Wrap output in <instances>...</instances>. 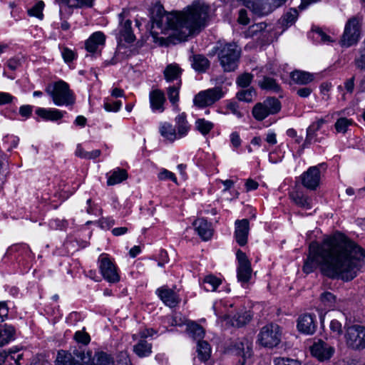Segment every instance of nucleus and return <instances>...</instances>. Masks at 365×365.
<instances>
[{
	"instance_id": "nucleus-30",
	"label": "nucleus",
	"mask_w": 365,
	"mask_h": 365,
	"mask_svg": "<svg viewBox=\"0 0 365 365\" xmlns=\"http://www.w3.org/2000/svg\"><path fill=\"white\" fill-rule=\"evenodd\" d=\"M291 78L292 80L297 83L301 85H305L310 82H312L314 79L313 74L302 71H294L291 73Z\"/></svg>"
},
{
	"instance_id": "nucleus-8",
	"label": "nucleus",
	"mask_w": 365,
	"mask_h": 365,
	"mask_svg": "<svg viewBox=\"0 0 365 365\" xmlns=\"http://www.w3.org/2000/svg\"><path fill=\"white\" fill-rule=\"evenodd\" d=\"M345 339L347 346L354 350L365 348V327L361 325H352L346 328Z\"/></svg>"
},
{
	"instance_id": "nucleus-64",
	"label": "nucleus",
	"mask_w": 365,
	"mask_h": 365,
	"mask_svg": "<svg viewBox=\"0 0 365 365\" xmlns=\"http://www.w3.org/2000/svg\"><path fill=\"white\" fill-rule=\"evenodd\" d=\"M156 334V331L153 329H145L139 332L140 339H145L148 336H152Z\"/></svg>"
},
{
	"instance_id": "nucleus-36",
	"label": "nucleus",
	"mask_w": 365,
	"mask_h": 365,
	"mask_svg": "<svg viewBox=\"0 0 365 365\" xmlns=\"http://www.w3.org/2000/svg\"><path fill=\"white\" fill-rule=\"evenodd\" d=\"M257 96V93L255 88L250 87L247 89H242L236 94V98L240 101L246 103L252 102Z\"/></svg>"
},
{
	"instance_id": "nucleus-3",
	"label": "nucleus",
	"mask_w": 365,
	"mask_h": 365,
	"mask_svg": "<svg viewBox=\"0 0 365 365\" xmlns=\"http://www.w3.org/2000/svg\"><path fill=\"white\" fill-rule=\"evenodd\" d=\"M241 49L235 43L221 45L218 48L217 56L224 71H234L238 66Z\"/></svg>"
},
{
	"instance_id": "nucleus-60",
	"label": "nucleus",
	"mask_w": 365,
	"mask_h": 365,
	"mask_svg": "<svg viewBox=\"0 0 365 365\" xmlns=\"http://www.w3.org/2000/svg\"><path fill=\"white\" fill-rule=\"evenodd\" d=\"M62 56L64 61L68 63L75 58V53L72 50L68 48H64L62 51Z\"/></svg>"
},
{
	"instance_id": "nucleus-29",
	"label": "nucleus",
	"mask_w": 365,
	"mask_h": 365,
	"mask_svg": "<svg viewBox=\"0 0 365 365\" xmlns=\"http://www.w3.org/2000/svg\"><path fill=\"white\" fill-rule=\"evenodd\" d=\"M192 58V66L196 71L203 73L210 67V61L205 56L197 54Z\"/></svg>"
},
{
	"instance_id": "nucleus-39",
	"label": "nucleus",
	"mask_w": 365,
	"mask_h": 365,
	"mask_svg": "<svg viewBox=\"0 0 365 365\" xmlns=\"http://www.w3.org/2000/svg\"><path fill=\"white\" fill-rule=\"evenodd\" d=\"M252 319L250 314L247 312H243L235 314L231 320L233 326L241 327L248 323Z\"/></svg>"
},
{
	"instance_id": "nucleus-7",
	"label": "nucleus",
	"mask_w": 365,
	"mask_h": 365,
	"mask_svg": "<svg viewBox=\"0 0 365 365\" xmlns=\"http://www.w3.org/2000/svg\"><path fill=\"white\" fill-rule=\"evenodd\" d=\"M282 331L279 325L276 324H269L264 326L258 334V341L259 343L269 348L277 346L281 341Z\"/></svg>"
},
{
	"instance_id": "nucleus-62",
	"label": "nucleus",
	"mask_w": 365,
	"mask_h": 365,
	"mask_svg": "<svg viewBox=\"0 0 365 365\" xmlns=\"http://www.w3.org/2000/svg\"><path fill=\"white\" fill-rule=\"evenodd\" d=\"M9 313V309L6 302H0V322H3L6 318H7Z\"/></svg>"
},
{
	"instance_id": "nucleus-49",
	"label": "nucleus",
	"mask_w": 365,
	"mask_h": 365,
	"mask_svg": "<svg viewBox=\"0 0 365 365\" xmlns=\"http://www.w3.org/2000/svg\"><path fill=\"white\" fill-rule=\"evenodd\" d=\"M44 6V3L42 1L37 2L28 12L30 16H36L41 19L43 17L42 11Z\"/></svg>"
},
{
	"instance_id": "nucleus-46",
	"label": "nucleus",
	"mask_w": 365,
	"mask_h": 365,
	"mask_svg": "<svg viewBox=\"0 0 365 365\" xmlns=\"http://www.w3.org/2000/svg\"><path fill=\"white\" fill-rule=\"evenodd\" d=\"M354 64L358 69L365 71V41L363 47L359 50V55L354 58Z\"/></svg>"
},
{
	"instance_id": "nucleus-15",
	"label": "nucleus",
	"mask_w": 365,
	"mask_h": 365,
	"mask_svg": "<svg viewBox=\"0 0 365 365\" xmlns=\"http://www.w3.org/2000/svg\"><path fill=\"white\" fill-rule=\"evenodd\" d=\"M320 166L322 165L312 166L302 174V183L306 188L314 190L319 186L321 178Z\"/></svg>"
},
{
	"instance_id": "nucleus-22",
	"label": "nucleus",
	"mask_w": 365,
	"mask_h": 365,
	"mask_svg": "<svg viewBox=\"0 0 365 365\" xmlns=\"http://www.w3.org/2000/svg\"><path fill=\"white\" fill-rule=\"evenodd\" d=\"M165 101V97L161 91L157 89L150 93V103L153 110L163 112L164 110L163 104Z\"/></svg>"
},
{
	"instance_id": "nucleus-28",
	"label": "nucleus",
	"mask_w": 365,
	"mask_h": 365,
	"mask_svg": "<svg viewBox=\"0 0 365 365\" xmlns=\"http://www.w3.org/2000/svg\"><path fill=\"white\" fill-rule=\"evenodd\" d=\"M159 131L160 135L167 140L173 142L178 138L176 130L172 124L165 122L160 124Z\"/></svg>"
},
{
	"instance_id": "nucleus-27",
	"label": "nucleus",
	"mask_w": 365,
	"mask_h": 365,
	"mask_svg": "<svg viewBox=\"0 0 365 365\" xmlns=\"http://www.w3.org/2000/svg\"><path fill=\"white\" fill-rule=\"evenodd\" d=\"M133 351L140 358L147 357L152 353V344L148 343L145 339H140L138 342L133 346Z\"/></svg>"
},
{
	"instance_id": "nucleus-54",
	"label": "nucleus",
	"mask_w": 365,
	"mask_h": 365,
	"mask_svg": "<svg viewBox=\"0 0 365 365\" xmlns=\"http://www.w3.org/2000/svg\"><path fill=\"white\" fill-rule=\"evenodd\" d=\"M227 108L230 110L232 113L235 115L238 118H241L242 116V113L239 110V105L235 101H229L226 106Z\"/></svg>"
},
{
	"instance_id": "nucleus-9",
	"label": "nucleus",
	"mask_w": 365,
	"mask_h": 365,
	"mask_svg": "<svg viewBox=\"0 0 365 365\" xmlns=\"http://www.w3.org/2000/svg\"><path fill=\"white\" fill-rule=\"evenodd\" d=\"M359 21L357 18L350 19L345 26L344 34L341 39L343 46L349 47L356 43L359 38Z\"/></svg>"
},
{
	"instance_id": "nucleus-5",
	"label": "nucleus",
	"mask_w": 365,
	"mask_h": 365,
	"mask_svg": "<svg viewBox=\"0 0 365 365\" xmlns=\"http://www.w3.org/2000/svg\"><path fill=\"white\" fill-rule=\"evenodd\" d=\"M282 106L280 101L274 97L267 98L263 102L257 103L252 110L255 120L262 121L269 115L279 113Z\"/></svg>"
},
{
	"instance_id": "nucleus-31",
	"label": "nucleus",
	"mask_w": 365,
	"mask_h": 365,
	"mask_svg": "<svg viewBox=\"0 0 365 365\" xmlns=\"http://www.w3.org/2000/svg\"><path fill=\"white\" fill-rule=\"evenodd\" d=\"M197 358L201 361H207L211 356V347L206 341L199 340L197 344Z\"/></svg>"
},
{
	"instance_id": "nucleus-45",
	"label": "nucleus",
	"mask_w": 365,
	"mask_h": 365,
	"mask_svg": "<svg viewBox=\"0 0 365 365\" xmlns=\"http://www.w3.org/2000/svg\"><path fill=\"white\" fill-rule=\"evenodd\" d=\"M253 79V75L250 73H244L240 75L236 79V83L241 88L250 86Z\"/></svg>"
},
{
	"instance_id": "nucleus-63",
	"label": "nucleus",
	"mask_w": 365,
	"mask_h": 365,
	"mask_svg": "<svg viewBox=\"0 0 365 365\" xmlns=\"http://www.w3.org/2000/svg\"><path fill=\"white\" fill-rule=\"evenodd\" d=\"M312 89L309 87H303L297 90V94L301 98H307L312 93Z\"/></svg>"
},
{
	"instance_id": "nucleus-48",
	"label": "nucleus",
	"mask_w": 365,
	"mask_h": 365,
	"mask_svg": "<svg viewBox=\"0 0 365 365\" xmlns=\"http://www.w3.org/2000/svg\"><path fill=\"white\" fill-rule=\"evenodd\" d=\"M352 121L346 118H341L337 120V121L335 123V128L337 130V132L339 133H345L347 130V128L349 125H351Z\"/></svg>"
},
{
	"instance_id": "nucleus-37",
	"label": "nucleus",
	"mask_w": 365,
	"mask_h": 365,
	"mask_svg": "<svg viewBox=\"0 0 365 365\" xmlns=\"http://www.w3.org/2000/svg\"><path fill=\"white\" fill-rule=\"evenodd\" d=\"M195 127L202 135H206L213 129L214 123L205 118H198L195 120Z\"/></svg>"
},
{
	"instance_id": "nucleus-57",
	"label": "nucleus",
	"mask_w": 365,
	"mask_h": 365,
	"mask_svg": "<svg viewBox=\"0 0 365 365\" xmlns=\"http://www.w3.org/2000/svg\"><path fill=\"white\" fill-rule=\"evenodd\" d=\"M237 21L239 22V24L242 25H247L250 23V19L247 16V12L246 9H241L239 11V16Z\"/></svg>"
},
{
	"instance_id": "nucleus-35",
	"label": "nucleus",
	"mask_w": 365,
	"mask_h": 365,
	"mask_svg": "<svg viewBox=\"0 0 365 365\" xmlns=\"http://www.w3.org/2000/svg\"><path fill=\"white\" fill-rule=\"evenodd\" d=\"M181 68L177 64H169L164 71V76L167 81L170 82L180 77Z\"/></svg>"
},
{
	"instance_id": "nucleus-20",
	"label": "nucleus",
	"mask_w": 365,
	"mask_h": 365,
	"mask_svg": "<svg viewBox=\"0 0 365 365\" xmlns=\"http://www.w3.org/2000/svg\"><path fill=\"white\" fill-rule=\"evenodd\" d=\"M289 197L291 200L299 207L309 210L312 208V199L304 192L296 187L294 190L290 192Z\"/></svg>"
},
{
	"instance_id": "nucleus-17",
	"label": "nucleus",
	"mask_w": 365,
	"mask_h": 365,
	"mask_svg": "<svg viewBox=\"0 0 365 365\" xmlns=\"http://www.w3.org/2000/svg\"><path fill=\"white\" fill-rule=\"evenodd\" d=\"M119 17V34L120 37L128 43H133L135 40V36L131 27V21L125 19V12L123 11L118 15Z\"/></svg>"
},
{
	"instance_id": "nucleus-47",
	"label": "nucleus",
	"mask_w": 365,
	"mask_h": 365,
	"mask_svg": "<svg viewBox=\"0 0 365 365\" xmlns=\"http://www.w3.org/2000/svg\"><path fill=\"white\" fill-rule=\"evenodd\" d=\"M320 300L324 306L331 307L334 305L336 297L332 293L329 292H324L321 294Z\"/></svg>"
},
{
	"instance_id": "nucleus-61",
	"label": "nucleus",
	"mask_w": 365,
	"mask_h": 365,
	"mask_svg": "<svg viewBox=\"0 0 365 365\" xmlns=\"http://www.w3.org/2000/svg\"><path fill=\"white\" fill-rule=\"evenodd\" d=\"M6 64L10 70L15 71L21 66V63L19 58H12L7 61Z\"/></svg>"
},
{
	"instance_id": "nucleus-53",
	"label": "nucleus",
	"mask_w": 365,
	"mask_h": 365,
	"mask_svg": "<svg viewBox=\"0 0 365 365\" xmlns=\"http://www.w3.org/2000/svg\"><path fill=\"white\" fill-rule=\"evenodd\" d=\"M75 339L83 344H88L90 342L91 338L88 334L81 331H76L74 336Z\"/></svg>"
},
{
	"instance_id": "nucleus-44",
	"label": "nucleus",
	"mask_w": 365,
	"mask_h": 365,
	"mask_svg": "<svg viewBox=\"0 0 365 365\" xmlns=\"http://www.w3.org/2000/svg\"><path fill=\"white\" fill-rule=\"evenodd\" d=\"M93 365H114V361L110 355L101 351L96 354V362Z\"/></svg>"
},
{
	"instance_id": "nucleus-42",
	"label": "nucleus",
	"mask_w": 365,
	"mask_h": 365,
	"mask_svg": "<svg viewBox=\"0 0 365 365\" xmlns=\"http://www.w3.org/2000/svg\"><path fill=\"white\" fill-rule=\"evenodd\" d=\"M100 150H94L91 152H86L83 150V148L81 146V145H78L76 150V155L85 159H95L98 158L101 155Z\"/></svg>"
},
{
	"instance_id": "nucleus-38",
	"label": "nucleus",
	"mask_w": 365,
	"mask_h": 365,
	"mask_svg": "<svg viewBox=\"0 0 365 365\" xmlns=\"http://www.w3.org/2000/svg\"><path fill=\"white\" fill-rule=\"evenodd\" d=\"M326 123L324 118H320L317 122L311 124L307 130V138L304 144H310L312 139L314 137L315 133L319 130L322 125Z\"/></svg>"
},
{
	"instance_id": "nucleus-55",
	"label": "nucleus",
	"mask_w": 365,
	"mask_h": 365,
	"mask_svg": "<svg viewBox=\"0 0 365 365\" xmlns=\"http://www.w3.org/2000/svg\"><path fill=\"white\" fill-rule=\"evenodd\" d=\"M330 329L336 336H340L342 334L341 324L336 319L331 321Z\"/></svg>"
},
{
	"instance_id": "nucleus-13",
	"label": "nucleus",
	"mask_w": 365,
	"mask_h": 365,
	"mask_svg": "<svg viewBox=\"0 0 365 365\" xmlns=\"http://www.w3.org/2000/svg\"><path fill=\"white\" fill-rule=\"evenodd\" d=\"M98 262L101 272L106 280L110 283L118 282L120 280L115 264L105 255L100 256Z\"/></svg>"
},
{
	"instance_id": "nucleus-21",
	"label": "nucleus",
	"mask_w": 365,
	"mask_h": 365,
	"mask_svg": "<svg viewBox=\"0 0 365 365\" xmlns=\"http://www.w3.org/2000/svg\"><path fill=\"white\" fill-rule=\"evenodd\" d=\"M193 226L199 236L205 241L210 240L212 235L213 230L211 225L204 218H199L194 221Z\"/></svg>"
},
{
	"instance_id": "nucleus-12",
	"label": "nucleus",
	"mask_w": 365,
	"mask_h": 365,
	"mask_svg": "<svg viewBox=\"0 0 365 365\" xmlns=\"http://www.w3.org/2000/svg\"><path fill=\"white\" fill-rule=\"evenodd\" d=\"M231 350L242 358L237 365H245V360L252 355V341L246 337L238 339L231 345Z\"/></svg>"
},
{
	"instance_id": "nucleus-58",
	"label": "nucleus",
	"mask_w": 365,
	"mask_h": 365,
	"mask_svg": "<svg viewBox=\"0 0 365 365\" xmlns=\"http://www.w3.org/2000/svg\"><path fill=\"white\" fill-rule=\"evenodd\" d=\"M14 97L9 93L0 92V106L11 103Z\"/></svg>"
},
{
	"instance_id": "nucleus-19",
	"label": "nucleus",
	"mask_w": 365,
	"mask_h": 365,
	"mask_svg": "<svg viewBox=\"0 0 365 365\" xmlns=\"http://www.w3.org/2000/svg\"><path fill=\"white\" fill-rule=\"evenodd\" d=\"M156 293L165 304L170 307H175L180 302L178 294L166 286L158 288Z\"/></svg>"
},
{
	"instance_id": "nucleus-26",
	"label": "nucleus",
	"mask_w": 365,
	"mask_h": 365,
	"mask_svg": "<svg viewBox=\"0 0 365 365\" xmlns=\"http://www.w3.org/2000/svg\"><path fill=\"white\" fill-rule=\"evenodd\" d=\"M65 112L57 109H46L38 108L36 110V114L46 120H57L63 116Z\"/></svg>"
},
{
	"instance_id": "nucleus-14",
	"label": "nucleus",
	"mask_w": 365,
	"mask_h": 365,
	"mask_svg": "<svg viewBox=\"0 0 365 365\" xmlns=\"http://www.w3.org/2000/svg\"><path fill=\"white\" fill-rule=\"evenodd\" d=\"M85 358L84 352L76 350L73 354L64 350L58 351L55 361L56 365H83Z\"/></svg>"
},
{
	"instance_id": "nucleus-34",
	"label": "nucleus",
	"mask_w": 365,
	"mask_h": 365,
	"mask_svg": "<svg viewBox=\"0 0 365 365\" xmlns=\"http://www.w3.org/2000/svg\"><path fill=\"white\" fill-rule=\"evenodd\" d=\"M128 178V173L125 170L118 168L113 170L108 178V185H114L120 183Z\"/></svg>"
},
{
	"instance_id": "nucleus-43",
	"label": "nucleus",
	"mask_w": 365,
	"mask_h": 365,
	"mask_svg": "<svg viewBox=\"0 0 365 365\" xmlns=\"http://www.w3.org/2000/svg\"><path fill=\"white\" fill-rule=\"evenodd\" d=\"M267 27V24L260 22L250 26L245 32L246 37L252 38L257 36L260 32L264 31Z\"/></svg>"
},
{
	"instance_id": "nucleus-11",
	"label": "nucleus",
	"mask_w": 365,
	"mask_h": 365,
	"mask_svg": "<svg viewBox=\"0 0 365 365\" xmlns=\"http://www.w3.org/2000/svg\"><path fill=\"white\" fill-rule=\"evenodd\" d=\"M310 351L313 356L323 362L329 361L332 357L335 349L323 340L318 339L310 346Z\"/></svg>"
},
{
	"instance_id": "nucleus-52",
	"label": "nucleus",
	"mask_w": 365,
	"mask_h": 365,
	"mask_svg": "<svg viewBox=\"0 0 365 365\" xmlns=\"http://www.w3.org/2000/svg\"><path fill=\"white\" fill-rule=\"evenodd\" d=\"M297 16V10L293 9L284 16L283 21L286 22L287 26L292 25L296 21Z\"/></svg>"
},
{
	"instance_id": "nucleus-23",
	"label": "nucleus",
	"mask_w": 365,
	"mask_h": 365,
	"mask_svg": "<svg viewBox=\"0 0 365 365\" xmlns=\"http://www.w3.org/2000/svg\"><path fill=\"white\" fill-rule=\"evenodd\" d=\"M105 35L100 31L95 32L86 41V49L91 53L95 52L100 45H103L105 42Z\"/></svg>"
},
{
	"instance_id": "nucleus-50",
	"label": "nucleus",
	"mask_w": 365,
	"mask_h": 365,
	"mask_svg": "<svg viewBox=\"0 0 365 365\" xmlns=\"http://www.w3.org/2000/svg\"><path fill=\"white\" fill-rule=\"evenodd\" d=\"M168 99L173 105L177 104L179 101L178 87L170 86L168 88Z\"/></svg>"
},
{
	"instance_id": "nucleus-56",
	"label": "nucleus",
	"mask_w": 365,
	"mask_h": 365,
	"mask_svg": "<svg viewBox=\"0 0 365 365\" xmlns=\"http://www.w3.org/2000/svg\"><path fill=\"white\" fill-rule=\"evenodd\" d=\"M158 178L161 180L169 179L174 182H177V178L174 173L165 169L159 173Z\"/></svg>"
},
{
	"instance_id": "nucleus-32",
	"label": "nucleus",
	"mask_w": 365,
	"mask_h": 365,
	"mask_svg": "<svg viewBox=\"0 0 365 365\" xmlns=\"http://www.w3.org/2000/svg\"><path fill=\"white\" fill-rule=\"evenodd\" d=\"M259 86L263 90L270 91L278 93L281 91L280 86L276 82L273 78L264 76L262 80L258 83Z\"/></svg>"
},
{
	"instance_id": "nucleus-4",
	"label": "nucleus",
	"mask_w": 365,
	"mask_h": 365,
	"mask_svg": "<svg viewBox=\"0 0 365 365\" xmlns=\"http://www.w3.org/2000/svg\"><path fill=\"white\" fill-rule=\"evenodd\" d=\"M46 92L51 96L55 105L71 106L75 102L72 91L70 90L68 83L63 81L56 82L52 89L46 88Z\"/></svg>"
},
{
	"instance_id": "nucleus-40",
	"label": "nucleus",
	"mask_w": 365,
	"mask_h": 365,
	"mask_svg": "<svg viewBox=\"0 0 365 365\" xmlns=\"http://www.w3.org/2000/svg\"><path fill=\"white\" fill-rule=\"evenodd\" d=\"M243 1L244 5L250 9L253 13L260 15L262 14V9L259 4L252 0H241ZM274 3L277 6H281L284 4L286 0H274Z\"/></svg>"
},
{
	"instance_id": "nucleus-16",
	"label": "nucleus",
	"mask_w": 365,
	"mask_h": 365,
	"mask_svg": "<svg viewBox=\"0 0 365 365\" xmlns=\"http://www.w3.org/2000/svg\"><path fill=\"white\" fill-rule=\"evenodd\" d=\"M235 226V240L240 246H245L247 243L250 222L247 219L237 220Z\"/></svg>"
},
{
	"instance_id": "nucleus-10",
	"label": "nucleus",
	"mask_w": 365,
	"mask_h": 365,
	"mask_svg": "<svg viewBox=\"0 0 365 365\" xmlns=\"http://www.w3.org/2000/svg\"><path fill=\"white\" fill-rule=\"evenodd\" d=\"M236 257L238 262L237 269V279L242 283H247L250 281L252 276V269L251 263L246 254L241 250L237 251Z\"/></svg>"
},
{
	"instance_id": "nucleus-51",
	"label": "nucleus",
	"mask_w": 365,
	"mask_h": 365,
	"mask_svg": "<svg viewBox=\"0 0 365 365\" xmlns=\"http://www.w3.org/2000/svg\"><path fill=\"white\" fill-rule=\"evenodd\" d=\"M274 365H301V363L297 359L278 357L274 360Z\"/></svg>"
},
{
	"instance_id": "nucleus-1",
	"label": "nucleus",
	"mask_w": 365,
	"mask_h": 365,
	"mask_svg": "<svg viewBox=\"0 0 365 365\" xmlns=\"http://www.w3.org/2000/svg\"><path fill=\"white\" fill-rule=\"evenodd\" d=\"M364 258L365 250L362 247L337 232L324 239L321 245L317 242L310 243L302 270L309 274L319 265L328 277L349 282L361 272Z\"/></svg>"
},
{
	"instance_id": "nucleus-33",
	"label": "nucleus",
	"mask_w": 365,
	"mask_h": 365,
	"mask_svg": "<svg viewBox=\"0 0 365 365\" xmlns=\"http://www.w3.org/2000/svg\"><path fill=\"white\" fill-rule=\"evenodd\" d=\"M222 280L213 274L205 276L202 281L203 288L208 292H214L221 284Z\"/></svg>"
},
{
	"instance_id": "nucleus-24",
	"label": "nucleus",
	"mask_w": 365,
	"mask_h": 365,
	"mask_svg": "<svg viewBox=\"0 0 365 365\" xmlns=\"http://www.w3.org/2000/svg\"><path fill=\"white\" fill-rule=\"evenodd\" d=\"M175 122L178 138L185 136L190 129V125L187 120L186 114L185 113H182L177 115L175 119Z\"/></svg>"
},
{
	"instance_id": "nucleus-59",
	"label": "nucleus",
	"mask_w": 365,
	"mask_h": 365,
	"mask_svg": "<svg viewBox=\"0 0 365 365\" xmlns=\"http://www.w3.org/2000/svg\"><path fill=\"white\" fill-rule=\"evenodd\" d=\"M120 106H121V102L120 101H115L113 103H108V102L104 103V108L107 111L116 112L120 109Z\"/></svg>"
},
{
	"instance_id": "nucleus-2",
	"label": "nucleus",
	"mask_w": 365,
	"mask_h": 365,
	"mask_svg": "<svg viewBox=\"0 0 365 365\" xmlns=\"http://www.w3.org/2000/svg\"><path fill=\"white\" fill-rule=\"evenodd\" d=\"M210 9L205 2L197 1L182 11L165 13L163 6L156 4L151 9L152 29L157 28L161 33L172 30L173 36L180 41H185L206 26Z\"/></svg>"
},
{
	"instance_id": "nucleus-41",
	"label": "nucleus",
	"mask_w": 365,
	"mask_h": 365,
	"mask_svg": "<svg viewBox=\"0 0 365 365\" xmlns=\"http://www.w3.org/2000/svg\"><path fill=\"white\" fill-rule=\"evenodd\" d=\"M187 331L190 335L198 341L204 336L205 331L202 326L195 322L189 323L187 325Z\"/></svg>"
},
{
	"instance_id": "nucleus-6",
	"label": "nucleus",
	"mask_w": 365,
	"mask_h": 365,
	"mask_svg": "<svg viewBox=\"0 0 365 365\" xmlns=\"http://www.w3.org/2000/svg\"><path fill=\"white\" fill-rule=\"evenodd\" d=\"M225 92L220 86L202 91L193 98V103L199 108L211 106L224 97Z\"/></svg>"
},
{
	"instance_id": "nucleus-18",
	"label": "nucleus",
	"mask_w": 365,
	"mask_h": 365,
	"mask_svg": "<svg viewBox=\"0 0 365 365\" xmlns=\"http://www.w3.org/2000/svg\"><path fill=\"white\" fill-rule=\"evenodd\" d=\"M297 328L299 331L305 334H313L317 329L314 316L304 314L298 319Z\"/></svg>"
},
{
	"instance_id": "nucleus-25",
	"label": "nucleus",
	"mask_w": 365,
	"mask_h": 365,
	"mask_svg": "<svg viewBox=\"0 0 365 365\" xmlns=\"http://www.w3.org/2000/svg\"><path fill=\"white\" fill-rule=\"evenodd\" d=\"M15 332V329L11 325L7 324L0 325V346H3L14 340Z\"/></svg>"
}]
</instances>
